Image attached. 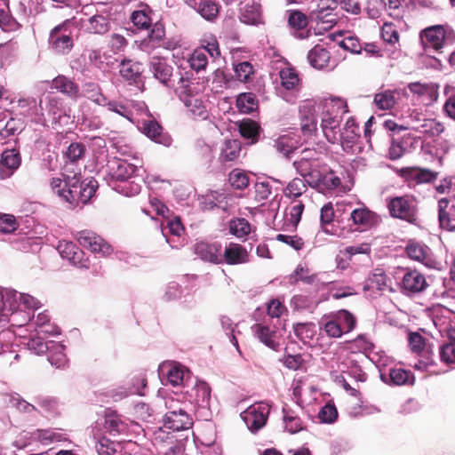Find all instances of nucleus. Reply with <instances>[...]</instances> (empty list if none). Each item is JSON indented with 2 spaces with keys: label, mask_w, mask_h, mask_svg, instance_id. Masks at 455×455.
<instances>
[{
  "label": "nucleus",
  "mask_w": 455,
  "mask_h": 455,
  "mask_svg": "<svg viewBox=\"0 0 455 455\" xmlns=\"http://www.w3.org/2000/svg\"><path fill=\"white\" fill-rule=\"evenodd\" d=\"M132 105H133V102L129 104L128 102L124 103L122 101L108 100V103H106L104 107H107L109 111L116 113L127 120L132 122V113L130 109V106Z\"/></svg>",
  "instance_id": "57"
},
{
  "label": "nucleus",
  "mask_w": 455,
  "mask_h": 455,
  "mask_svg": "<svg viewBox=\"0 0 455 455\" xmlns=\"http://www.w3.org/2000/svg\"><path fill=\"white\" fill-rule=\"evenodd\" d=\"M41 302L28 293L10 288H0V323L22 326L31 321L32 314Z\"/></svg>",
  "instance_id": "1"
},
{
  "label": "nucleus",
  "mask_w": 455,
  "mask_h": 455,
  "mask_svg": "<svg viewBox=\"0 0 455 455\" xmlns=\"http://www.w3.org/2000/svg\"><path fill=\"white\" fill-rule=\"evenodd\" d=\"M367 358L379 369L380 378L381 372L383 373L384 371H387L393 364L392 359L381 350H371L367 355Z\"/></svg>",
  "instance_id": "54"
},
{
  "label": "nucleus",
  "mask_w": 455,
  "mask_h": 455,
  "mask_svg": "<svg viewBox=\"0 0 455 455\" xmlns=\"http://www.w3.org/2000/svg\"><path fill=\"white\" fill-rule=\"evenodd\" d=\"M142 72L143 67L140 62L133 61L132 60H124L120 63V76L130 84H140L141 82Z\"/></svg>",
  "instance_id": "33"
},
{
  "label": "nucleus",
  "mask_w": 455,
  "mask_h": 455,
  "mask_svg": "<svg viewBox=\"0 0 455 455\" xmlns=\"http://www.w3.org/2000/svg\"><path fill=\"white\" fill-rule=\"evenodd\" d=\"M358 130V125L353 117H349L343 128L339 129L336 143H339L343 151L347 154L357 155L362 152Z\"/></svg>",
  "instance_id": "8"
},
{
  "label": "nucleus",
  "mask_w": 455,
  "mask_h": 455,
  "mask_svg": "<svg viewBox=\"0 0 455 455\" xmlns=\"http://www.w3.org/2000/svg\"><path fill=\"white\" fill-rule=\"evenodd\" d=\"M142 181V176L136 174L133 178L119 183L115 189L125 196H134L140 194Z\"/></svg>",
  "instance_id": "44"
},
{
  "label": "nucleus",
  "mask_w": 455,
  "mask_h": 455,
  "mask_svg": "<svg viewBox=\"0 0 455 455\" xmlns=\"http://www.w3.org/2000/svg\"><path fill=\"white\" fill-rule=\"evenodd\" d=\"M241 152V144L238 140H227L222 148L220 160L222 163L233 162L236 160Z\"/></svg>",
  "instance_id": "51"
},
{
  "label": "nucleus",
  "mask_w": 455,
  "mask_h": 455,
  "mask_svg": "<svg viewBox=\"0 0 455 455\" xmlns=\"http://www.w3.org/2000/svg\"><path fill=\"white\" fill-rule=\"evenodd\" d=\"M398 95L397 91L385 90L375 94L374 103L379 109L389 110L395 105Z\"/></svg>",
  "instance_id": "45"
},
{
  "label": "nucleus",
  "mask_w": 455,
  "mask_h": 455,
  "mask_svg": "<svg viewBox=\"0 0 455 455\" xmlns=\"http://www.w3.org/2000/svg\"><path fill=\"white\" fill-rule=\"evenodd\" d=\"M222 264L240 265L249 261V253L245 247L236 243H228L222 250Z\"/></svg>",
  "instance_id": "27"
},
{
  "label": "nucleus",
  "mask_w": 455,
  "mask_h": 455,
  "mask_svg": "<svg viewBox=\"0 0 455 455\" xmlns=\"http://www.w3.org/2000/svg\"><path fill=\"white\" fill-rule=\"evenodd\" d=\"M251 330L255 337L267 347L275 351L280 349V335L275 326L260 323L254 324Z\"/></svg>",
  "instance_id": "19"
},
{
  "label": "nucleus",
  "mask_w": 455,
  "mask_h": 455,
  "mask_svg": "<svg viewBox=\"0 0 455 455\" xmlns=\"http://www.w3.org/2000/svg\"><path fill=\"white\" fill-rule=\"evenodd\" d=\"M172 86L174 87L175 93L195 118H207L208 111L200 97L202 85L198 82L191 81L188 76L180 74L177 84Z\"/></svg>",
  "instance_id": "3"
},
{
  "label": "nucleus",
  "mask_w": 455,
  "mask_h": 455,
  "mask_svg": "<svg viewBox=\"0 0 455 455\" xmlns=\"http://www.w3.org/2000/svg\"><path fill=\"white\" fill-rule=\"evenodd\" d=\"M236 106L244 114L252 112L257 108L255 96L252 93L240 94L236 100Z\"/></svg>",
  "instance_id": "60"
},
{
  "label": "nucleus",
  "mask_w": 455,
  "mask_h": 455,
  "mask_svg": "<svg viewBox=\"0 0 455 455\" xmlns=\"http://www.w3.org/2000/svg\"><path fill=\"white\" fill-rule=\"evenodd\" d=\"M299 141L298 137L293 133L283 134L278 137L275 141V148L277 152L287 158H291V156L299 149Z\"/></svg>",
  "instance_id": "36"
},
{
  "label": "nucleus",
  "mask_w": 455,
  "mask_h": 455,
  "mask_svg": "<svg viewBox=\"0 0 455 455\" xmlns=\"http://www.w3.org/2000/svg\"><path fill=\"white\" fill-rule=\"evenodd\" d=\"M411 129L430 137H435L443 132L444 125L436 119L423 118L420 124L412 125Z\"/></svg>",
  "instance_id": "42"
},
{
  "label": "nucleus",
  "mask_w": 455,
  "mask_h": 455,
  "mask_svg": "<svg viewBox=\"0 0 455 455\" xmlns=\"http://www.w3.org/2000/svg\"><path fill=\"white\" fill-rule=\"evenodd\" d=\"M309 18L311 21L315 23V29L318 33L330 30L337 23V15L333 12L313 10Z\"/></svg>",
  "instance_id": "35"
},
{
  "label": "nucleus",
  "mask_w": 455,
  "mask_h": 455,
  "mask_svg": "<svg viewBox=\"0 0 455 455\" xmlns=\"http://www.w3.org/2000/svg\"><path fill=\"white\" fill-rule=\"evenodd\" d=\"M240 20L248 25L262 23L260 4L255 0H244L241 3Z\"/></svg>",
  "instance_id": "28"
},
{
  "label": "nucleus",
  "mask_w": 455,
  "mask_h": 455,
  "mask_svg": "<svg viewBox=\"0 0 455 455\" xmlns=\"http://www.w3.org/2000/svg\"><path fill=\"white\" fill-rule=\"evenodd\" d=\"M283 413L284 429L287 432L291 434H296L303 429L302 420L297 416V414L293 411L283 408Z\"/></svg>",
  "instance_id": "52"
},
{
  "label": "nucleus",
  "mask_w": 455,
  "mask_h": 455,
  "mask_svg": "<svg viewBox=\"0 0 455 455\" xmlns=\"http://www.w3.org/2000/svg\"><path fill=\"white\" fill-rule=\"evenodd\" d=\"M75 237L80 245L92 252L107 256L113 251L112 247L102 237L91 230L79 231Z\"/></svg>",
  "instance_id": "13"
},
{
  "label": "nucleus",
  "mask_w": 455,
  "mask_h": 455,
  "mask_svg": "<svg viewBox=\"0 0 455 455\" xmlns=\"http://www.w3.org/2000/svg\"><path fill=\"white\" fill-rule=\"evenodd\" d=\"M419 37L426 51L428 49L438 51L443 45L445 31L442 26H433L422 30Z\"/></svg>",
  "instance_id": "21"
},
{
  "label": "nucleus",
  "mask_w": 455,
  "mask_h": 455,
  "mask_svg": "<svg viewBox=\"0 0 455 455\" xmlns=\"http://www.w3.org/2000/svg\"><path fill=\"white\" fill-rule=\"evenodd\" d=\"M308 184L303 178L292 179L283 189L284 196L296 200L300 197L307 189Z\"/></svg>",
  "instance_id": "47"
},
{
  "label": "nucleus",
  "mask_w": 455,
  "mask_h": 455,
  "mask_svg": "<svg viewBox=\"0 0 455 455\" xmlns=\"http://www.w3.org/2000/svg\"><path fill=\"white\" fill-rule=\"evenodd\" d=\"M52 342L51 341H44L40 337H34L28 339L27 343V347L29 350L33 351L36 355L43 354L46 351H49L52 347Z\"/></svg>",
  "instance_id": "62"
},
{
  "label": "nucleus",
  "mask_w": 455,
  "mask_h": 455,
  "mask_svg": "<svg viewBox=\"0 0 455 455\" xmlns=\"http://www.w3.org/2000/svg\"><path fill=\"white\" fill-rule=\"evenodd\" d=\"M60 256L68 259L72 265L79 268H89L90 260L85 254L74 243L60 241L57 246Z\"/></svg>",
  "instance_id": "16"
},
{
  "label": "nucleus",
  "mask_w": 455,
  "mask_h": 455,
  "mask_svg": "<svg viewBox=\"0 0 455 455\" xmlns=\"http://www.w3.org/2000/svg\"><path fill=\"white\" fill-rule=\"evenodd\" d=\"M162 374L172 387H186L193 380L190 371L176 363H167L161 367Z\"/></svg>",
  "instance_id": "12"
},
{
  "label": "nucleus",
  "mask_w": 455,
  "mask_h": 455,
  "mask_svg": "<svg viewBox=\"0 0 455 455\" xmlns=\"http://www.w3.org/2000/svg\"><path fill=\"white\" fill-rule=\"evenodd\" d=\"M296 172L307 183L315 185L318 173L324 167L322 152L315 148H304L299 151V156L292 163Z\"/></svg>",
  "instance_id": "4"
},
{
  "label": "nucleus",
  "mask_w": 455,
  "mask_h": 455,
  "mask_svg": "<svg viewBox=\"0 0 455 455\" xmlns=\"http://www.w3.org/2000/svg\"><path fill=\"white\" fill-rule=\"evenodd\" d=\"M405 251L411 259L420 262L427 267H433L435 264L432 251L426 244L419 242H410Z\"/></svg>",
  "instance_id": "23"
},
{
  "label": "nucleus",
  "mask_w": 455,
  "mask_h": 455,
  "mask_svg": "<svg viewBox=\"0 0 455 455\" xmlns=\"http://www.w3.org/2000/svg\"><path fill=\"white\" fill-rule=\"evenodd\" d=\"M412 100L419 105L430 106L437 100L438 86L433 83H410L407 86Z\"/></svg>",
  "instance_id": "11"
},
{
  "label": "nucleus",
  "mask_w": 455,
  "mask_h": 455,
  "mask_svg": "<svg viewBox=\"0 0 455 455\" xmlns=\"http://www.w3.org/2000/svg\"><path fill=\"white\" fill-rule=\"evenodd\" d=\"M184 3L206 21L215 22L219 18L221 6L218 0H184Z\"/></svg>",
  "instance_id": "18"
},
{
  "label": "nucleus",
  "mask_w": 455,
  "mask_h": 455,
  "mask_svg": "<svg viewBox=\"0 0 455 455\" xmlns=\"http://www.w3.org/2000/svg\"><path fill=\"white\" fill-rule=\"evenodd\" d=\"M82 93L88 100L99 106H105L108 98L101 92L100 87L95 83H86L83 86Z\"/></svg>",
  "instance_id": "48"
},
{
  "label": "nucleus",
  "mask_w": 455,
  "mask_h": 455,
  "mask_svg": "<svg viewBox=\"0 0 455 455\" xmlns=\"http://www.w3.org/2000/svg\"><path fill=\"white\" fill-rule=\"evenodd\" d=\"M31 320L36 326L41 328V332L48 333L51 335H58L60 333V329L57 326L48 323L50 321V316L46 312L39 313L36 318L32 314Z\"/></svg>",
  "instance_id": "56"
},
{
  "label": "nucleus",
  "mask_w": 455,
  "mask_h": 455,
  "mask_svg": "<svg viewBox=\"0 0 455 455\" xmlns=\"http://www.w3.org/2000/svg\"><path fill=\"white\" fill-rule=\"evenodd\" d=\"M211 387L203 380H196L194 386L185 391L189 402L198 409H210Z\"/></svg>",
  "instance_id": "17"
},
{
  "label": "nucleus",
  "mask_w": 455,
  "mask_h": 455,
  "mask_svg": "<svg viewBox=\"0 0 455 455\" xmlns=\"http://www.w3.org/2000/svg\"><path fill=\"white\" fill-rule=\"evenodd\" d=\"M149 69L154 77L166 86H171L169 82L172 76V67L167 61L157 56H154L149 61Z\"/></svg>",
  "instance_id": "30"
},
{
  "label": "nucleus",
  "mask_w": 455,
  "mask_h": 455,
  "mask_svg": "<svg viewBox=\"0 0 455 455\" xmlns=\"http://www.w3.org/2000/svg\"><path fill=\"white\" fill-rule=\"evenodd\" d=\"M148 6L143 5V9L134 11L131 15L132 22L140 29H147L150 27L151 19L148 13Z\"/></svg>",
  "instance_id": "59"
},
{
  "label": "nucleus",
  "mask_w": 455,
  "mask_h": 455,
  "mask_svg": "<svg viewBox=\"0 0 455 455\" xmlns=\"http://www.w3.org/2000/svg\"><path fill=\"white\" fill-rule=\"evenodd\" d=\"M163 421L164 427L172 431L187 430L193 426V419L186 410L166 412Z\"/></svg>",
  "instance_id": "24"
},
{
  "label": "nucleus",
  "mask_w": 455,
  "mask_h": 455,
  "mask_svg": "<svg viewBox=\"0 0 455 455\" xmlns=\"http://www.w3.org/2000/svg\"><path fill=\"white\" fill-rule=\"evenodd\" d=\"M355 323V318L350 312L341 309L323 315L319 321V327L328 337L338 339L353 331Z\"/></svg>",
  "instance_id": "5"
},
{
  "label": "nucleus",
  "mask_w": 455,
  "mask_h": 455,
  "mask_svg": "<svg viewBox=\"0 0 455 455\" xmlns=\"http://www.w3.org/2000/svg\"><path fill=\"white\" fill-rule=\"evenodd\" d=\"M143 133L156 143L169 147L172 144V138L163 132L162 126L155 120H144L142 123Z\"/></svg>",
  "instance_id": "32"
},
{
  "label": "nucleus",
  "mask_w": 455,
  "mask_h": 455,
  "mask_svg": "<svg viewBox=\"0 0 455 455\" xmlns=\"http://www.w3.org/2000/svg\"><path fill=\"white\" fill-rule=\"evenodd\" d=\"M228 181L235 189H243L250 183L248 175L240 169H235L229 173Z\"/></svg>",
  "instance_id": "61"
},
{
  "label": "nucleus",
  "mask_w": 455,
  "mask_h": 455,
  "mask_svg": "<svg viewBox=\"0 0 455 455\" xmlns=\"http://www.w3.org/2000/svg\"><path fill=\"white\" fill-rule=\"evenodd\" d=\"M411 378L412 376L410 371L391 366L387 371L381 372L380 379L388 385L402 386L409 383Z\"/></svg>",
  "instance_id": "37"
},
{
  "label": "nucleus",
  "mask_w": 455,
  "mask_h": 455,
  "mask_svg": "<svg viewBox=\"0 0 455 455\" xmlns=\"http://www.w3.org/2000/svg\"><path fill=\"white\" fill-rule=\"evenodd\" d=\"M438 220L442 228L455 230V196L438 201Z\"/></svg>",
  "instance_id": "20"
},
{
  "label": "nucleus",
  "mask_w": 455,
  "mask_h": 455,
  "mask_svg": "<svg viewBox=\"0 0 455 455\" xmlns=\"http://www.w3.org/2000/svg\"><path fill=\"white\" fill-rule=\"evenodd\" d=\"M226 196L224 194L219 192H212L209 195L203 196L201 199V206L204 210H212L214 208H221L226 211L228 204L225 202Z\"/></svg>",
  "instance_id": "50"
},
{
  "label": "nucleus",
  "mask_w": 455,
  "mask_h": 455,
  "mask_svg": "<svg viewBox=\"0 0 455 455\" xmlns=\"http://www.w3.org/2000/svg\"><path fill=\"white\" fill-rule=\"evenodd\" d=\"M330 58V52L319 44L313 47L307 54L309 64L316 69H323L328 67Z\"/></svg>",
  "instance_id": "39"
},
{
  "label": "nucleus",
  "mask_w": 455,
  "mask_h": 455,
  "mask_svg": "<svg viewBox=\"0 0 455 455\" xmlns=\"http://www.w3.org/2000/svg\"><path fill=\"white\" fill-rule=\"evenodd\" d=\"M445 95L443 111L447 116L455 121V87L446 88Z\"/></svg>",
  "instance_id": "64"
},
{
  "label": "nucleus",
  "mask_w": 455,
  "mask_h": 455,
  "mask_svg": "<svg viewBox=\"0 0 455 455\" xmlns=\"http://www.w3.org/2000/svg\"><path fill=\"white\" fill-rule=\"evenodd\" d=\"M109 174L111 177L122 183L129 179L133 178L142 168L138 167L134 164H131L126 160H115L108 165Z\"/></svg>",
  "instance_id": "25"
},
{
  "label": "nucleus",
  "mask_w": 455,
  "mask_h": 455,
  "mask_svg": "<svg viewBox=\"0 0 455 455\" xmlns=\"http://www.w3.org/2000/svg\"><path fill=\"white\" fill-rule=\"evenodd\" d=\"M49 185L52 193L73 208L86 204L98 188V182L95 180L81 181L80 176L76 174L72 177L67 176L64 180L52 178Z\"/></svg>",
  "instance_id": "2"
},
{
  "label": "nucleus",
  "mask_w": 455,
  "mask_h": 455,
  "mask_svg": "<svg viewBox=\"0 0 455 455\" xmlns=\"http://www.w3.org/2000/svg\"><path fill=\"white\" fill-rule=\"evenodd\" d=\"M329 104L327 103V106ZM341 116L332 115L330 113L328 107L322 111L321 116V128L326 140L332 144H335L338 140L337 133L339 132Z\"/></svg>",
  "instance_id": "22"
},
{
  "label": "nucleus",
  "mask_w": 455,
  "mask_h": 455,
  "mask_svg": "<svg viewBox=\"0 0 455 455\" xmlns=\"http://www.w3.org/2000/svg\"><path fill=\"white\" fill-rule=\"evenodd\" d=\"M279 76L282 88L279 92L283 100L288 102H293L295 96L293 92H297L300 87V79L298 73L291 68H285L280 70Z\"/></svg>",
  "instance_id": "15"
},
{
  "label": "nucleus",
  "mask_w": 455,
  "mask_h": 455,
  "mask_svg": "<svg viewBox=\"0 0 455 455\" xmlns=\"http://www.w3.org/2000/svg\"><path fill=\"white\" fill-rule=\"evenodd\" d=\"M387 208L393 218L405 220L411 224L418 221V201L409 195L395 196L387 200Z\"/></svg>",
  "instance_id": "6"
},
{
  "label": "nucleus",
  "mask_w": 455,
  "mask_h": 455,
  "mask_svg": "<svg viewBox=\"0 0 455 455\" xmlns=\"http://www.w3.org/2000/svg\"><path fill=\"white\" fill-rule=\"evenodd\" d=\"M35 435L36 438L44 445H49L68 440L67 434L58 428L39 429L36 431Z\"/></svg>",
  "instance_id": "40"
},
{
  "label": "nucleus",
  "mask_w": 455,
  "mask_h": 455,
  "mask_svg": "<svg viewBox=\"0 0 455 455\" xmlns=\"http://www.w3.org/2000/svg\"><path fill=\"white\" fill-rule=\"evenodd\" d=\"M427 283L423 274L416 269H407L402 277L400 290L407 296H413L426 290Z\"/></svg>",
  "instance_id": "14"
},
{
  "label": "nucleus",
  "mask_w": 455,
  "mask_h": 455,
  "mask_svg": "<svg viewBox=\"0 0 455 455\" xmlns=\"http://www.w3.org/2000/svg\"><path fill=\"white\" fill-rule=\"evenodd\" d=\"M327 108V102L306 100L299 108L300 129L305 136H311L317 130V119L322 111Z\"/></svg>",
  "instance_id": "7"
},
{
  "label": "nucleus",
  "mask_w": 455,
  "mask_h": 455,
  "mask_svg": "<svg viewBox=\"0 0 455 455\" xmlns=\"http://www.w3.org/2000/svg\"><path fill=\"white\" fill-rule=\"evenodd\" d=\"M296 337L303 343H309L316 333L315 324L313 323H299L293 326Z\"/></svg>",
  "instance_id": "55"
},
{
  "label": "nucleus",
  "mask_w": 455,
  "mask_h": 455,
  "mask_svg": "<svg viewBox=\"0 0 455 455\" xmlns=\"http://www.w3.org/2000/svg\"><path fill=\"white\" fill-rule=\"evenodd\" d=\"M52 87L70 98L79 96L78 85L70 78L65 76H58L52 80Z\"/></svg>",
  "instance_id": "41"
},
{
  "label": "nucleus",
  "mask_w": 455,
  "mask_h": 455,
  "mask_svg": "<svg viewBox=\"0 0 455 455\" xmlns=\"http://www.w3.org/2000/svg\"><path fill=\"white\" fill-rule=\"evenodd\" d=\"M65 347L59 342H52V347L48 351V361L57 369H63L68 364V359L64 353Z\"/></svg>",
  "instance_id": "46"
},
{
  "label": "nucleus",
  "mask_w": 455,
  "mask_h": 455,
  "mask_svg": "<svg viewBox=\"0 0 455 455\" xmlns=\"http://www.w3.org/2000/svg\"><path fill=\"white\" fill-rule=\"evenodd\" d=\"M270 413V405L259 402L249 406L241 413V418L251 433H257L267 423Z\"/></svg>",
  "instance_id": "9"
},
{
  "label": "nucleus",
  "mask_w": 455,
  "mask_h": 455,
  "mask_svg": "<svg viewBox=\"0 0 455 455\" xmlns=\"http://www.w3.org/2000/svg\"><path fill=\"white\" fill-rule=\"evenodd\" d=\"M229 232L239 239H245L251 231L249 221L243 218H236L229 221Z\"/></svg>",
  "instance_id": "53"
},
{
  "label": "nucleus",
  "mask_w": 455,
  "mask_h": 455,
  "mask_svg": "<svg viewBox=\"0 0 455 455\" xmlns=\"http://www.w3.org/2000/svg\"><path fill=\"white\" fill-rule=\"evenodd\" d=\"M105 427L110 433L120 434L126 430V424L123 421L120 415L109 413L105 418Z\"/></svg>",
  "instance_id": "58"
},
{
  "label": "nucleus",
  "mask_w": 455,
  "mask_h": 455,
  "mask_svg": "<svg viewBox=\"0 0 455 455\" xmlns=\"http://www.w3.org/2000/svg\"><path fill=\"white\" fill-rule=\"evenodd\" d=\"M317 178L315 185L310 183L309 187L322 193L334 190L340 185V179L333 172H327L325 166L318 173Z\"/></svg>",
  "instance_id": "34"
},
{
  "label": "nucleus",
  "mask_w": 455,
  "mask_h": 455,
  "mask_svg": "<svg viewBox=\"0 0 455 455\" xmlns=\"http://www.w3.org/2000/svg\"><path fill=\"white\" fill-rule=\"evenodd\" d=\"M350 219L355 225L363 226L364 228L371 227L379 221L378 215L365 206L353 210L350 214Z\"/></svg>",
  "instance_id": "38"
},
{
  "label": "nucleus",
  "mask_w": 455,
  "mask_h": 455,
  "mask_svg": "<svg viewBox=\"0 0 455 455\" xmlns=\"http://www.w3.org/2000/svg\"><path fill=\"white\" fill-rule=\"evenodd\" d=\"M450 341L440 347V358L446 363H455V340L449 337Z\"/></svg>",
  "instance_id": "63"
},
{
  "label": "nucleus",
  "mask_w": 455,
  "mask_h": 455,
  "mask_svg": "<svg viewBox=\"0 0 455 455\" xmlns=\"http://www.w3.org/2000/svg\"><path fill=\"white\" fill-rule=\"evenodd\" d=\"M20 152L15 149H6L1 154L0 174L3 179L10 177L20 165Z\"/></svg>",
  "instance_id": "29"
},
{
  "label": "nucleus",
  "mask_w": 455,
  "mask_h": 455,
  "mask_svg": "<svg viewBox=\"0 0 455 455\" xmlns=\"http://www.w3.org/2000/svg\"><path fill=\"white\" fill-rule=\"evenodd\" d=\"M82 28L90 34L103 35L109 30L108 16L96 13L89 18L81 20Z\"/></svg>",
  "instance_id": "31"
},
{
  "label": "nucleus",
  "mask_w": 455,
  "mask_h": 455,
  "mask_svg": "<svg viewBox=\"0 0 455 455\" xmlns=\"http://www.w3.org/2000/svg\"><path fill=\"white\" fill-rule=\"evenodd\" d=\"M12 334L9 331H0V355L5 359V362L12 364V360H18L20 355L12 349L11 339Z\"/></svg>",
  "instance_id": "43"
},
{
  "label": "nucleus",
  "mask_w": 455,
  "mask_h": 455,
  "mask_svg": "<svg viewBox=\"0 0 455 455\" xmlns=\"http://www.w3.org/2000/svg\"><path fill=\"white\" fill-rule=\"evenodd\" d=\"M195 252L204 261L217 265L222 264V246L220 243H197L195 246Z\"/></svg>",
  "instance_id": "26"
},
{
  "label": "nucleus",
  "mask_w": 455,
  "mask_h": 455,
  "mask_svg": "<svg viewBox=\"0 0 455 455\" xmlns=\"http://www.w3.org/2000/svg\"><path fill=\"white\" fill-rule=\"evenodd\" d=\"M388 278L382 268L374 269L367 279L365 289L385 291L388 288Z\"/></svg>",
  "instance_id": "49"
},
{
  "label": "nucleus",
  "mask_w": 455,
  "mask_h": 455,
  "mask_svg": "<svg viewBox=\"0 0 455 455\" xmlns=\"http://www.w3.org/2000/svg\"><path fill=\"white\" fill-rule=\"evenodd\" d=\"M48 43L50 49L56 54H68L72 50L74 42L67 21L50 31Z\"/></svg>",
  "instance_id": "10"
}]
</instances>
